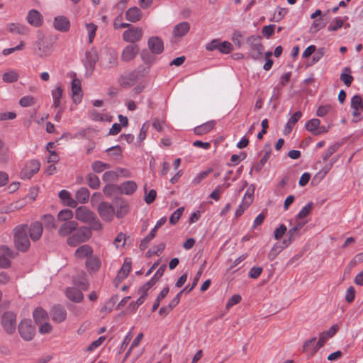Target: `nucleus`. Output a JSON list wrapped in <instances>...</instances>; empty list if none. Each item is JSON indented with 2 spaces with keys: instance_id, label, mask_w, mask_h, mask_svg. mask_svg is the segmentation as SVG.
Segmentation results:
<instances>
[{
  "instance_id": "f257e3e1",
  "label": "nucleus",
  "mask_w": 363,
  "mask_h": 363,
  "mask_svg": "<svg viewBox=\"0 0 363 363\" xmlns=\"http://www.w3.org/2000/svg\"><path fill=\"white\" fill-rule=\"evenodd\" d=\"M13 243L16 248L21 252H26L30 246V242L28 237V225L20 224L13 230Z\"/></svg>"
},
{
  "instance_id": "c756f323",
  "label": "nucleus",
  "mask_w": 363,
  "mask_h": 363,
  "mask_svg": "<svg viewBox=\"0 0 363 363\" xmlns=\"http://www.w3.org/2000/svg\"><path fill=\"white\" fill-rule=\"evenodd\" d=\"M86 267L88 270L92 272H97L101 267V260L96 256H93V255L86 259Z\"/></svg>"
},
{
  "instance_id": "864d4df0",
  "label": "nucleus",
  "mask_w": 363,
  "mask_h": 363,
  "mask_svg": "<svg viewBox=\"0 0 363 363\" xmlns=\"http://www.w3.org/2000/svg\"><path fill=\"white\" fill-rule=\"evenodd\" d=\"M218 47V50L223 54H229L233 50V45L228 41L220 42Z\"/></svg>"
},
{
  "instance_id": "6e6552de",
  "label": "nucleus",
  "mask_w": 363,
  "mask_h": 363,
  "mask_svg": "<svg viewBox=\"0 0 363 363\" xmlns=\"http://www.w3.org/2000/svg\"><path fill=\"white\" fill-rule=\"evenodd\" d=\"M1 325L8 334H13L16 331V315L10 311L5 312L1 318Z\"/></svg>"
},
{
  "instance_id": "4d7b16f0",
  "label": "nucleus",
  "mask_w": 363,
  "mask_h": 363,
  "mask_svg": "<svg viewBox=\"0 0 363 363\" xmlns=\"http://www.w3.org/2000/svg\"><path fill=\"white\" fill-rule=\"evenodd\" d=\"M140 57L142 60L149 67H150L155 61V57L151 55L147 50L142 51Z\"/></svg>"
},
{
  "instance_id": "c03bdc74",
  "label": "nucleus",
  "mask_w": 363,
  "mask_h": 363,
  "mask_svg": "<svg viewBox=\"0 0 363 363\" xmlns=\"http://www.w3.org/2000/svg\"><path fill=\"white\" fill-rule=\"evenodd\" d=\"M74 213L70 209H62L57 214V218L60 221L68 222L73 218Z\"/></svg>"
},
{
  "instance_id": "ddd939ff",
  "label": "nucleus",
  "mask_w": 363,
  "mask_h": 363,
  "mask_svg": "<svg viewBox=\"0 0 363 363\" xmlns=\"http://www.w3.org/2000/svg\"><path fill=\"white\" fill-rule=\"evenodd\" d=\"M28 231L29 232L30 238L35 242L39 240L43 235V227L40 222H33L30 226H28Z\"/></svg>"
},
{
  "instance_id": "0eeeda50",
  "label": "nucleus",
  "mask_w": 363,
  "mask_h": 363,
  "mask_svg": "<svg viewBox=\"0 0 363 363\" xmlns=\"http://www.w3.org/2000/svg\"><path fill=\"white\" fill-rule=\"evenodd\" d=\"M18 331L24 340L30 341L33 338L35 330L30 320H23L19 323Z\"/></svg>"
},
{
  "instance_id": "dca6fc26",
  "label": "nucleus",
  "mask_w": 363,
  "mask_h": 363,
  "mask_svg": "<svg viewBox=\"0 0 363 363\" xmlns=\"http://www.w3.org/2000/svg\"><path fill=\"white\" fill-rule=\"evenodd\" d=\"M52 320L56 323L63 322L67 317V312L62 306L57 305L52 307L50 311Z\"/></svg>"
},
{
  "instance_id": "b1692460",
  "label": "nucleus",
  "mask_w": 363,
  "mask_h": 363,
  "mask_svg": "<svg viewBox=\"0 0 363 363\" xmlns=\"http://www.w3.org/2000/svg\"><path fill=\"white\" fill-rule=\"evenodd\" d=\"M6 30L13 33L18 35H26L28 32V28L18 23H10L6 25Z\"/></svg>"
},
{
  "instance_id": "37998d69",
  "label": "nucleus",
  "mask_w": 363,
  "mask_h": 363,
  "mask_svg": "<svg viewBox=\"0 0 363 363\" xmlns=\"http://www.w3.org/2000/svg\"><path fill=\"white\" fill-rule=\"evenodd\" d=\"M320 121L319 119L313 118L307 121L306 123V128L311 132L314 133L315 134H318L320 131H318V127L320 125Z\"/></svg>"
},
{
  "instance_id": "2eb2a0df",
  "label": "nucleus",
  "mask_w": 363,
  "mask_h": 363,
  "mask_svg": "<svg viewBox=\"0 0 363 363\" xmlns=\"http://www.w3.org/2000/svg\"><path fill=\"white\" fill-rule=\"evenodd\" d=\"M72 97L74 103L81 102L83 92L81 86V81L77 78H74L71 83Z\"/></svg>"
},
{
  "instance_id": "7c9ffc66",
  "label": "nucleus",
  "mask_w": 363,
  "mask_h": 363,
  "mask_svg": "<svg viewBox=\"0 0 363 363\" xmlns=\"http://www.w3.org/2000/svg\"><path fill=\"white\" fill-rule=\"evenodd\" d=\"M63 90L60 85H57L52 90L51 94L53 99L52 106L59 108L61 106V99L62 97Z\"/></svg>"
},
{
  "instance_id": "1a4fd4ad",
  "label": "nucleus",
  "mask_w": 363,
  "mask_h": 363,
  "mask_svg": "<svg viewBox=\"0 0 363 363\" xmlns=\"http://www.w3.org/2000/svg\"><path fill=\"white\" fill-rule=\"evenodd\" d=\"M142 28L136 26H131L123 33V39L130 44L140 41L143 37Z\"/></svg>"
},
{
  "instance_id": "473e14b6",
  "label": "nucleus",
  "mask_w": 363,
  "mask_h": 363,
  "mask_svg": "<svg viewBox=\"0 0 363 363\" xmlns=\"http://www.w3.org/2000/svg\"><path fill=\"white\" fill-rule=\"evenodd\" d=\"M351 69L348 67H345L343 68L340 75V80L347 86H350L352 82L354 80V77L351 75Z\"/></svg>"
},
{
  "instance_id": "58836bf2",
  "label": "nucleus",
  "mask_w": 363,
  "mask_h": 363,
  "mask_svg": "<svg viewBox=\"0 0 363 363\" xmlns=\"http://www.w3.org/2000/svg\"><path fill=\"white\" fill-rule=\"evenodd\" d=\"M19 78V74L17 71L11 69L3 74L2 79L7 83H12L16 82Z\"/></svg>"
},
{
  "instance_id": "423d86ee",
  "label": "nucleus",
  "mask_w": 363,
  "mask_h": 363,
  "mask_svg": "<svg viewBox=\"0 0 363 363\" xmlns=\"http://www.w3.org/2000/svg\"><path fill=\"white\" fill-rule=\"evenodd\" d=\"M34 52L40 57L48 56L52 52V44L43 38H39L35 43Z\"/></svg>"
},
{
  "instance_id": "e433bc0d",
  "label": "nucleus",
  "mask_w": 363,
  "mask_h": 363,
  "mask_svg": "<svg viewBox=\"0 0 363 363\" xmlns=\"http://www.w3.org/2000/svg\"><path fill=\"white\" fill-rule=\"evenodd\" d=\"M131 269V262L128 259H125L123 266L121 267L118 277L123 279L127 277Z\"/></svg>"
},
{
  "instance_id": "f8f14e48",
  "label": "nucleus",
  "mask_w": 363,
  "mask_h": 363,
  "mask_svg": "<svg viewBox=\"0 0 363 363\" xmlns=\"http://www.w3.org/2000/svg\"><path fill=\"white\" fill-rule=\"evenodd\" d=\"M98 212L101 218L106 221H111L115 213L113 206L106 202H101L99 205Z\"/></svg>"
},
{
  "instance_id": "393cba45",
  "label": "nucleus",
  "mask_w": 363,
  "mask_h": 363,
  "mask_svg": "<svg viewBox=\"0 0 363 363\" xmlns=\"http://www.w3.org/2000/svg\"><path fill=\"white\" fill-rule=\"evenodd\" d=\"M301 116H302V113L301 111H296L291 116V118L289 119V121H287V123L284 127V135H288L292 131L294 125L298 121V120L301 118Z\"/></svg>"
},
{
  "instance_id": "f704fd0d",
  "label": "nucleus",
  "mask_w": 363,
  "mask_h": 363,
  "mask_svg": "<svg viewBox=\"0 0 363 363\" xmlns=\"http://www.w3.org/2000/svg\"><path fill=\"white\" fill-rule=\"evenodd\" d=\"M215 125L213 121H208L194 128V133L196 135H203L211 131Z\"/></svg>"
},
{
  "instance_id": "5701e85b",
  "label": "nucleus",
  "mask_w": 363,
  "mask_h": 363,
  "mask_svg": "<svg viewBox=\"0 0 363 363\" xmlns=\"http://www.w3.org/2000/svg\"><path fill=\"white\" fill-rule=\"evenodd\" d=\"M93 248L89 245L79 246L74 252V256L77 259H88L93 255Z\"/></svg>"
},
{
  "instance_id": "a211bd4d",
  "label": "nucleus",
  "mask_w": 363,
  "mask_h": 363,
  "mask_svg": "<svg viewBox=\"0 0 363 363\" xmlns=\"http://www.w3.org/2000/svg\"><path fill=\"white\" fill-rule=\"evenodd\" d=\"M40 167V163L37 160H31L26 163L23 170V176L27 179H30L36 174Z\"/></svg>"
},
{
  "instance_id": "a878e982",
  "label": "nucleus",
  "mask_w": 363,
  "mask_h": 363,
  "mask_svg": "<svg viewBox=\"0 0 363 363\" xmlns=\"http://www.w3.org/2000/svg\"><path fill=\"white\" fill-rule=\"evenodd\" d=\"M137 188V184L134 181H127L120 185L119 190L121 194L131 195L136 191Z\"/></svg>"
},
{
  "instance_id": "aec40b11",
  "label": "nucleus",
  "mask_w": 363,
  "mask_h": 363,
  "mask_svg": "<svg viewBox=\"0 0 363 363\" xmlns=\"http://www.w3.org/2000/svg\"><path fill=\"white\" fill-rule=\"evenodd\" d=\"M351 108L352 109V115L354 117H358L363 111V101L359 95H354L351 99Z\"/></svg>"
},
{
  "instance_id": "6ab92c4d",
  "label": "nucleus",
  "mask_w": 363,
  "mask_h": 363,
  "mask_svg": "<svg viewBox=\"0 0 363 363\" xmlns=\"http://www.w3.org/2000/svg\"><path fill=\"white\" fill-rule=\"evenodd\" d=\"M78 227V223L74 220L63 223L58 230V234L61 237L69 236Z\"/></svg>"
},
{
  "instance_id": "72a5a7b5",
  "label": "nucleus",
  "mask_w": 363,
  "mask_h": 363,
  "mask_svg": "<svg viewBox=\"0 0 363 363\" xmlns=\"http://www.w3.org/2000/svg\"><path fill=\"white\" fill-rule=\"evenodd\" d=\"M89 195V189L86 187H82L76 192L75 198L79 203H85L88 201Z\"/></svg>"
},
{
  "instance_id": "603ef678",
  "label": "nucleus",
  "mask_w": 363,
  "mask_h": 363,
  "mask_svg": "<svg viewBox=\"0 0 363 363\" xmlns=\"http://www.w3.org/2000/svg\"><path fill=\"white\" fill-rule=\"evenodd\" d=\"M167 221V218L163 216L160 219H159L156 223V225H155V227L151 230V231L150 232V233L147 235V236L149 238H150V239H153L156 235V232L157 230L162 226Z\"/></svg>"
},
{
  "instance_id": "f03ea898",
  "label": "nucleus",
  "mask_w": 363,
  "mask_h": 363,
  "mask_svg": "<svg viewBox=\"0 0 363 363\" xmlns=\"http://www.w3.org/2000/svg\"><path fill=\"white\" fill-rule=\"evenodd\" d=\"M75 218L78 220L89 224L94 230H101V225L95 213L85 206H79L75 210Z\"/></svg>"
},
{
  "instance_id": "9d476101",
  "label": "nucleus",
  "mask_w": 363,
  "mask_h": 363,
  "mask_svg": "<svg viewBox=\"0 0 363 363\" xmlns=\"http://www.w3.org/2000/svg\"><path fill=\"white\" fill-rule=\"evenodd\" d=\"M140 48L136 44H129L126 45L121 53V60L128 62L132 61L139 53Z\"/></svg>"
},
{
  "instance_id": "79ce46f5",
  "label": "nucleus",
  "mask_w": 363,
  "mask_h": 363,
  "mask_svg": "<svg viewBox=\"0 0 363 363\" xmlns=\"http://www.w3.org/2000/svg\"><path fill=\"white\" fill-rule=\"evenodd\" d=\"M85 28L89 36V43H92L96 36L98 26L93 23H89L85 24Z\"/></svg>"
},
{
  "instance_id": "49530a36",
  "label": "nucleus",
  "mask_w": 363,
  "mask_h": 363,
  "mask_svg": "<svg viewBox=\"0 0 363 363\" xmlns=\"http://www.w3.org/2000/svg\"><path fill=\"white\" fill-rule=\"evenodd\" d=\"M344 21L339 17L335 18L331 23L328 26V30L329 31H336L342 27Z\"/></svg>"
},
{
  "instance_id": "4be33fe9",
  "label": "nucleus",
  "mask_w": 363,
  "mask_h": 363,
  "mask_svg": "<svg viewBox=\"0 0 363 363\" xmlns=\"http://www.w3.org/2000/svg\"><path fill=\"white\" fill-rule=\"evenodd\" d=\"M53 26L56 30L65 32L69 30L70 27V23L67 17L59 16L55 18Z\"/></svg>"
},
{
  "instance_id": "7ed1b4c3",
  "label": "nucleus",
  "mask_w": 363,
  "mask_h": 363,
  "mask_svg": "<svg viewBox=\"0 0 363 363\" xmlns=\"http://www.w3.org/2000/svg\"><path fill=\"white\" fill-rule=\"evenodd\" d=\"M91 236L90 228L85 226L77 227V230L67 237V243L70 247H77L79 244L88 241Z\"/></svg>"
},
{
  "instance_id": "bb28decb",
  "label": "nucleus",
  "mask_w": 363,
  "mask_h": 363,
  "mask_svg": "<svg viewBox=\"0 0 363 363\" xmlns=\"http://www.w3.org/2000/svg\"><path fill=\"white\" fill-rule=\"evenodd\" d=\"M67 297L74 302L79 303L83 299V294L80 290L75 287H69L66 290Z\"/></svg>"
},
{
  "instance_id": "de8ad7c7",
  "label": "nucleus",
  "mask_w": 363,
  "mask_h": 363,
  "mask_svg": "<svg viewBox=\"0 0 363 363\" xmlns=\"http://www.w3.org/2000/svg\"><path fill=\"white\" fill-rule=\"evenodd\" d=\"M36 102L35 99L32 96H25L20 99L19 104L22 107H28L34 105Z\"/></svg>"
},
{
  "instance_id": "a18cd8bd",
  "label": "nucleus",
  "mask_w": 363,
  "mask_h": 363,
  "mask_svg": "<svg viewBox=\"0 0 363 363\" xmlns=\"http://www.w3.org/2000/svg\"><path fill=\"white\" fill-rule=\"evenodd\" d=\"M86 58L89 67L93 68L98 60L97 52L95 50H91L86 53Z\"/></svg>"
},
{
  "instance_id": "f3484780",
  "label": "nucleus",
  "mask_w": 363,
  "mask_h": 363,
  "mask_svg": "<svg viewBox=\"0 0 363 363\" xmlns=\"http://www.w3.org/2000/svg\"><path fill=\"white\" fill-rule=\"evenodd\" d=\"M147 45L150 51L154 54L159 55L164 50L163 41L159 37H150L148 39Z\"/></svg>"
},
{
  "instance_id": "2f4dec72",
  "label": "nucleus",
  "mask_w": 363,
  "mask_h": 363,
  "mask_svg": "<svg viewBox=\"0 0 363 363\" xmlns=\"http://www.w3.org/2000/svg\"><path fill=\"white\" fill-rule=\"evenodd\" d=\"M33 318L36 323H42L48 320V313L42 308L39 307L33 311Z\"/></svg>"
},
{
  "instance_id": "6e6d98bb",
  "label": "nucleus",
  "mask_w": 363,
  "mask_h": 363,
  "mask_svg": "<svg viewBox=\"0 0 363 363\" xmlns=\"http://www.w3.org/2000/svg\"><path fill=\"white\" fill-rule=\"evenodd\" d=\"M184 211V207H180L179 208H177L170 216L169 218V222L172 224V225H174L176 224L179 220L180 219L183 212Z\"/></svg>"
},
{
  "instance_id": "cd10ccee",
  "label": "nucleus",
  "mask_w": 363,
  "mask_h": 363,
  "mask_svg": "<svg viewBox=\"0 0 363 363\" xmlns=\"http://www.w3.org/2000/svg\"><path fill=\"white\" fill-rule=\"evenodd\" d=\"M190 30V24L186 21L181 22L177 24L173 30L174 37H182L186 35Z\"/></svg>"
},
{
  "instance_id": "09e8293b",
  "label": "nucleus",
  "mask_w": 363,
  "mask_h": 363,
  "mask_svg": "<svg viewBox=\"0 0 363 363\" xmlns=\"http://www.w3.org/2000/svg\"><path fill=\"white\" fill-rule=\"evenodd\" d=\"M117 174L118 172H116V170L106 171L102 176V180L104 182H113L118 178Z\"/></svg>"
},
{
  "instance_id": "774afa93",
  "label": "nucleus",
  "mask_w": 363,
  "mask_h": 363,
  "mask_svg": "<svg viewBox=\"0 0 363 363\" xmlns=\"http://www.w3.org/2000/svg\"><path fill=\"white\" fill-rule=\"evenodd\" d=\"M287 228L285 225L281 224L278 228H276L274 231V238L276 240H279L282 238V236L286 232Z\"/></svg>"
},
{
  "instance_id": "680f3d73",
  "label": "nucleus",
  "mask_w": 363,
  "mask_h": 363,
  "mask_svg": "<svg viewBox=\"0 0 363 363\" xmlns=\"http://www.w3.org/2000/svg\"><path fill=\"white\" fill-rule=\"evenodd\" d=\"M211 169H208L203 172L199 173L192 180V184L194 185L199 184L202 180L208 177V175L211 173Z\"/></svg>"
},
{
  "instance_id": "0e129e2a",
  "label": "nucleus",
  "mask_w": 363,
  "mask_h": 363,
  "mask_svg": "<svg viewBox=\"0 0 363 363\" xmlns=\"http://www.w3.org/2000/svg\"><path fill=\"white\" fill-rule=\"evenodd\" d=\"M250 206V204L247 203V202L242 201V202L238 206V208L235 211V217L236 218L241 216L245 211Z\"/></svg>"
},
{
  "instance_id": "69168bd1",
  "label": "nucleus",
  "mask_w": 363,
  "mask_h": 363,
  "mask_svg": "<svg viewBox=\"0 0 363 363\" xmlns=\"http://www.w3.org/2000/svg\"><path fill=\"white\" fill-rule=\"evenodd\" d=\"M254 191L255 188L252 189L250 187L245 192L242 201L247 202L249 204H251L254 199Z\"/></svg>"
},
{
  "instance_id": "5fc2aeb1",
  "label": "nucleus",
  "mask_w": 363,
  "mask_h": 363,
  "mask_svg": "<svg viewBox=\"0 0 363 363\" xmlns=\"http://www.w3.org/2000/svg\"><path fill=\"white\" fill-rule=\"evenodd\" d=\"M339 147L340 145L338 144H334L330 146L322 155V159L323 162L327 161L328 159L337 150Z\"/></svg>"
},
{
  "instance_id": "20e7f679",
  "label": "nucleus",
  "mask_w": 363,
  "mask_h": 363,
  "mask_svg": "<svg viewBox=\"0 0 363 363\" xmlns=\"http://www.w3.org/2000/svg\"><path fill=\"white\" fill-rule=\"evenodd\" d=\"M247 43L250 48V55L251 57L254 60L260 59L264 52V46L261 43L260 37L251 35L247 38Z\"/></svg>"
},
{
  "instance_id": "39448f33",
  "label": "nucleus",
  "mask_w": 363,
  "mask_h": 363,
  "mask_svg": "<svg viewBox=\"0 0 363 363\" xmlns=\"http://www.w3.org/2000/svg\"><path fill=\"white\" fill-rule=\"evenodd\" d=\"M308 223V220H299L294 218V225L288 231V238L283 240L284 247L289 246L293 240L299 237L301 230Z\"/></svg>"
},
{
  "instance_id": "4c0bfd02",
  "label": "nucleus",
  "mask_w": 363,
  "mask_h": 363,
  "mask_svg": "<svg viewBox=\"0 0 363 363\" xmlns=\"http://www.w3.org/2000/svg\"><path fill=\"white\" fill-rule=\"evenodd\" d=\"M87 184L92 189H97L100 186V180L98 176L89 173L86 177Z\"/></svg>"
},
{
  "instance_id": "412c9836",
  "label": "nucleus",
  "mask_w": 363,
  "mask_h": 363,
  "mask_svg": "<svg viewBox=\"0 0 363 363\" xmlns=\"http://www.w3.org/2000/svg\"><path fill=\"white\" fill-rule=\"evenodd\" d=\"M26 19L29 24L35 27L41 26L43 23L41 13L35 9H32L28 12Z\"/></svg>"
},
{
  "instance_id": "e2e57ef3",
  "label": "nucleus",
  "mask_w": 363,
  "mask_h": 363,
  "mask_svg": "<svg viewBox=\"0 0 363 363\" xmlns=\"http://www.w3.org/2000/svg\"><path fill=\"white\" fill-rule=\"evenodd\" d=\"M332 110V106L330 104L320 106L317 111L316 115L319 117H323L327 115Z\"/></svg>"
},
{
  "instance_id": "8fccbe9b",
  "label": "nucleus",
  "mask_w": 363,
  "mask_h": 363,
  "mask_svg": "<svg viewBox=\"0 0 363 363\" xmlns=\"http://www.w3.org/2000/svg\"><path fill=\"white\" fill-rule=\"evenodd\" d=\"M150 67L149 66H139L138 69L134 72L135 78H143L147 76L150 72Z\"/></svg>"
},
{
  "instance_id": "3c124183",
  "label": "nucleus",
  "mask_w": 363,
  "mask_h": 363,
  "mask_svg": "<svg viewBox=\"0 0 363 363\" xmlns=\"http://www.w3.org/2000/svg\"><path fill=\"white\" fill-rule=\"evenodd\" d=\"M157 281L158 278L152 277L150 281L140 287L139 294H143L147 296L148 290L152 287Z\"/></svg>"
},
{
  "instance_id": "c9c22d12",
  "label": "nucleus",
  "mask_w": 363,
  "mask_h": 363,
  "mask_svg": "<svg viewBox=\"0 0 363 363\" xmlns=\"http://www.w3.org/2000/svg\"><path fill=\"white\" fill-rule=\"evenodd\" d=\"M338 330V326L335 325L330 328L328 330L323 331L320 334L319 340H320V342L325 343L326 341L330 338L332 337Z\"/></svg>"
},
{
  "instance_id": "bf43d9fd",
  "label": "nucleus",
  "mask_w": 363,
  "mask_h": 363,
  "mask_svg": "<svg viewBox=\"0 0 363 363\" xmlns=\"http://www.w3.org/2000/svg\"><path fill=\"white\" fill-rule=\"evenodd\" d=\"M45 226L48 229H52L55 227V218L52 215L46 214L42 217Z\"/></svg>"
},
{
  "instance_id": "c85d7f7f",
  "label": "nucleus",
  "mask_w": 363,
  "mask_h": 363,
  "mask_svg": "<svg viewBox=\"0 0 363 363\" xmlns=\"http://www.w3.org/2000/svg\"><path fill=\"white\" fill-rule=\"evenodd\" d=\"M142 16L140 9L136 6L128 9L125 13V18L130 22H137Z\"/></svg>"
},
{
  "instance_id": "4468645a",
  "label": "nucleus",
  "mask_w": 363,
  "mask_h": 363,
  "mask_svg": "<svg viewBox=\"0 0 363 363\" xmlns=\"http://www.w3.org/2000/svg\"><path fill=\"white\" fill-rule=\"evenodd\" d=\"M315 340V337H312L306 340L303 345V352L307 353L309 357L313 356L325 344L324 342H320V340H318L315 345L313 347H311Z\"/></svg>"
},
{
  "instance_id": "9b49d317",
  "label": "nucleus",
  "mask_w": 363,
  "mask_h": 363,
  "mask_svg": "<svg viewBox=\"0 0 363 363\" xmlns=\"http://www.w3.org/2000/svg\"><path fill=\"white\" fill-rule=\"evenodd\" d=\"M14 253L6 246H0V267L8 268L11 266V259L13 258Z\"/></svg>"
},
{
  "instance_id": "ea45409f",
  "label": "nucleus",
  "mask_w": 363,
  "mask_h": 363,
  "mask_svg": "<svg viewBox=\"0 0 363 363\" xmlns=\"http://www.w3.org/2000/svg\"><path fill=\"white\" fill-rule=\"evenodd\" d=\"M313 203L310 201L306 203V206H304L301 211L298 212V213L295 217L296 218H298L299 220H306V218L308 216V214L311 213L312 208H313Z\"/></svg>"
},
{
  "instance_id": "a19ab883",
  "label": "nucleus",
  "mask_w": 363,
  "mask_h": 363,
  "mask_svg": "<svg viewBox=\"0 0 363 363\" xmlns=\"http://www.w3.org/2000/svg\"><path fill=\"white\" fill-rule=\"evenodd\" d=\"M111 167V165L108 163L103 162L101 161L97 160L94 161L91 164L92 170L97 174L101 173L106 169H108Z\"/></svg>"
},
{
  "instance_id": "338daca9",
  "label": "nucleus",
  "mask_w": 363,
  "mask_h": 363,
  "mask_svg": "<svg viewBox=\"0 0 363 363\" xmlns=\"http://www.w3.org/2000/svg\"><path fill=\"white\" fill-rule=\"evenodd\" d=\"M262 271L263 269L261 267H253L249 271L248 275L250 278L257 279L261 275Z\"/></svg>"
},
{
  "instance_id": "13d9d810",
  "label": "nucleus",
  "mask_w": 363,
  "mask_h": 363,
  "mask_svg": "<svg viewBox=\"0 0 363 363\" xmlns=\"http://www.w3.org/2000/svg\"><path fill=\"white\" fill-rule=\"evenodd\" d=\"M126 242V236L125 234L123 233H120L117 235L116 238L114 239V245L116 248L122 247L125 245Z\"/></svg>"
},
{
  "instance_id": "052dcab7",
  "label": "nucleus",
  "mask_w": 363,
  "mask_h": 363,
  "mask_svg": "<svg viewBox=\"0 0 363 363\" xmlns=\"http://www.w3.org/2000/svg\"><path fill=\"white\" fill-rule=\"evenodd\" d=\"M128 211V205L126 202L121 201L118 208L116 211L117 218L123 217Z\"/></svg>"
}]
</instances>
